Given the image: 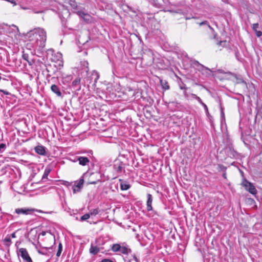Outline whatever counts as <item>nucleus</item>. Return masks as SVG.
<instances>
[{
  "label": "nucleus",
  "instance_id": "obj_13",
  "mask_svg": "<svg viewBox=\"0 0 262 262\" xmlns=\"http://www.w3.org/2000/svg\"><path fill=\"white\" fill-rule=\"evenodd\" d=\"M119 181L121 182L120 188L122 190H127L130 187V185L128 183L120 179Z\"/></svg>",
  "mask_w": 262,
  "mask_h": 262
},
{
  "label": "nucleus",
  "instance_id": "obj_40",
  "mask_svg": "<svg viewBox=\"0 0 262 262\" xmlns=\"http://www.w3.org/2000/svg\"><path fill=\"white\" fill-rule=\"evenodd\" d=\"M133 259L135 260V261L139 262L138 259L137 258V257L135 255H134Z\"/></svg>",
  "mask_w": 262,
  "mask_h": 262
},
{
  "label": "nucleus",
  "instance_id": "obj_1",
  "mask_svg": "<svg viewBox=\"0 0 262 262\" xmlns=\"http://www.w3.org/2000/svg\"><path fill=\"white\" fill-rule=\"evenodd\" d=\"M27 36L34 50L42 52L47 40L46 31L40 28H35L28 32Z\"/></svg>",
  "mask_w": 262,
  "mask_h": 262
},
{
  "label": "nucleus",
  "instance_id": "obj_42",
  "mask_svg": "<svg viewBox=\"0 0 262 262\" xmlns=\"http://www.w3.org/2000/svg\"><path fill=\"white\" fill-rule=\"evenodd\" d=\"M46 233L47 232L46 231H42L40 233V235H42V236H45L46 234Z\"/></svg>",
  "mask_w": 262,
  "mask_h": 262
},
{
  "label": "nucleus",
  "instance_id": "obj_46",
  "mask_svg": "<svg viewBox=\"0 0 262 262\" xmlns=\"http://www.w3.org/2000/svg\"><path fill=\"white\" fill-rule=\"evenodd\" d=\"M13 27H15V28L16 29V30H17V31H18V27H16L15 25H13Z\"/></svg>",
  "mask_w": 262,
  "mask_h": 262
},
{
  "label": "nucleus",
  "instance_id": "obj_26",
  "mask_svg": "<svg viewBox=\"0 0 262 262\" xmlns=\"http://www.w3.org/2000/svg\"><path fill=\"white\" fill-rule=\"evenodd\" d=\"M227 168L224 166L223 165L219 164L217 166V169L219 171H226Z\"/></svg>",
  "mask_w": 262,
  "mask_h": 262
},
{
  "label": "nucleus",
  "instance_id": "obj_37",
  "mask_svg": "<svg viewBox=\"0 0 262 262\" xmlns=\"http://www.w3.org/2000/svg\"><path fill=\"white\" fill-rule=\"evenodd\" d=\"M63 184L67 186H71L72 185V183L69 182H67V181H65L64 183H63Z\"/></svg>",
  "mask_w": 262,
  "mask_h": 262
},
{
  "label": "nucleus",
  "instance_id": "obj_22",
  "mask_svg": "<svg viewBox=\"0 0 262 262\" xmlns=\"http://www.w3.org/2000/svg\"><path fill=\"white\" fill-rule=\"evenodd\" d=\"M200 26L202 25H206L212 31L214 32V29L209 25L208 21L207 20L203 21L200 23H198Z\"/></svg>",
  "mask_w": 262,
  "mask_h": 262
},
{
  "label": "nucleus",
  "instance_id": "obj_15",
  "mask_svg": "<svg viewBox=\"0 0 262 262\" xmlns=\"http://www.w3.org/2000/svg\"><path fill=\"white\" fill-rule=\"evenodd\" d=\"M122 254H127L131 253L132 251L130 249L124 246H121L119 251Z\"/></svg>",
  "mask_w": 262,
  "mask_h": 262
},
{
  "label": "nucleus",
  "instance_id": "obj_18",
  "mask_svg": "<svg viewBox=\"0 0 262 262\" xmlns=\"http://www.w3.org/2000/svg\"><path fill=\"white\" fill-rule=\"evenodd\" d=\"M121 246L119 244H113L112 247V250L114 252H119Z\"/></svg>",
  "mask_w": 262,
  "mask_h": 262
},
{
  "label": "nucleus",
  "instance_id": "obj_3",
  "mask_svg": "<svg viewBox=\"0 0 262 262\" xmlns=\"http://www.w3.org/2000/svg\"><path fill=\"white\" fill-rule=\"evenodd\" d=\"M242 185L248 191L249 193L255 195L257 193V190L256 189L254 185L245 179L242 183Z\"/></svg>",
  "mask_w": 262,
  "mask_h": 262
},
{
  "label": "nucleus",
  "instance_id": "obj_11",
  "mask_svg": "<svg viewBox=\"0 0 262 262\" xmlns=\"http://www.w3.org/2000/svg\"><path fill=\"white\" fill-rule=\"evenodd\" d=\"M77 160L79 161V164L82 166H85L90 162L88 158L85 157H79L77 158Z\"/></svg>",
  "mask_w": 262,
  "mask_h": 262
},
{
  "label": "nucleus",
  "instance_id": "obj_21",
  "mask_svg": "<svg viewBox=\"0 0 262 262\" xmlns=\"http://www.w3.org/2000/svg\"><path fill=\"white\" fill-rule=\"evenodd\" d=\"M92 76L95 77L94 84H95L99 78V75L97 72L94 71L92 72Z\"/></svg>",
  "mask_w": 262,
  "mask_h": 262
},
{
  "label": "nucleus",
  "instance_id": "obj_20",
  "mask_svg": "<svg viewBox=\"0 0 262 262\" xmlns=\"http://www.w3.org/2000/svg\"><path fill=\"white\" fill-rule=\"evenodd\" d=\"M80 83V79L79 78H76L73 82H72V86L74 88L77 85H79Z\"/></svg>",
  "mask_w": 262,
  "mask_h": 262
},
{
  "label": "nucleus",
  "instance_id": "obj_10",
  "mask_svg": "<svg viewBox=\"0 0 262 262\" xmlns=\"http://www.w3.org/2000/svg\"><path fill=\"white\" fill-rule=\"evenodd\" d=\"M51 90L52 92L55 93L57 96L61 97L62 96L59 88L56 84H52L51 86Z\"/></svg>",
  "mask_w": 262,
  "mask_h": 262
},
{
  "label": "nucleus",
  "instance_id": "obj_19",
  "mask_svg": "<svg viewBox=\"0 0 262 262\" xmlns=\"http://www.w3.org/2000/svg\"><path fill=\"white\" fill-rule=\"evenodd\" d=\"M99 212V210L98 208H95L94 209H92L90 211V212L89 213V214H90L91 216H95L97 214H98Z\"/></svg>",
  "mask_w": 262,
  "mask_h": 262
},
{
  "label": "nucleus",
  "instance_id": "obj_45",
  "mask_svg": "<svg viewBox=\"0 0 262 262\" xmlns=\"http://www.w3.org/2000/svg\"><path fill=\"white\" fill-rule=\"evenodd\" d=\"M249 200L251 202H254V200L253 199H249Z\"/></svg>",
  "mask_w": 262,
  "mask_h": 262
},
{
  "label": "nucleus",
  "instance_id": "obj_32",
  "mask_svg": "<svg viewBox=\"0 0 262 262\" xmlns=\"http://www.w3.org/2000/svg\"><path fill=\"white\" fill-rule=\"evenodd\" d=\"M220 110H221V118H222V119L225 120V114H224V112L223 108L221 106V105H220Z\"/></svg>",
  "mask_w": 262,
  "mask_h": 262
},
{
  "label": "nucleus",
  "instance_id": "obj_36",
  "mask_svg": "<svg viewBox=\"0 0 262 262\" xmlns=\"http://www.w3.org/2000/svg\"><path fill=\"white\" fill-rule=\"evenodd\" d=\"M0 92L3 93L5 95H6L10 94V93L8 92L3 90H0Z\"/></svg>",
  "mask_w": 262,
  "mask_h": 262
},
{
  "label": "nucleus",
  "instance_id": "obj_35",
  "mask_svg": "<svg viewBox=\"0 0 262 262\" xmlns=\"http://www.w3.org/2000/svg\"><path fill=\"white\" fill-rule=\"evenodd\" d=\"M101 262H114V261H112V260H111L110 259L106 258V259H102L101 260Z\"/></svg>",
  "mask_w": 262,
  "mask_h": 262
},
{
  "label": "nucleus",
  "instance_id": "obj_39",
  "mask_svg": "<svg viewBox=\"0 0 262 262\" xmlns=\"http://www.w3.org/2000/svg\"><path fill=\"white\" fill-rule=\"evenodd\" d=\"M223 177L225 179H227V174H226V171H224V173H223Z\"/></svg>",
  "mask_w": 262,
  "mask_h": 262
},
{
  "label": "nucleus",
  "instance_id": "obj_31",
  "mask_svg": "<svg viewBox=\"0 0 262 262\" xmlns=\"http://www.w3.org/2000/svg\"><path fill=\"white\" fill-rule=\"evenodd\" d=\"M81 64L85 67L86 68V71L87 72L88 70H89V68H88V62L87 61H82L81 62Z\"/></svg>",
  "mask_w": 262,
  "mask_h": 262
},
{
  "label": "nucleus",
  "instance_id": "obj_5",
  "mask_svg": "<svg viewBox=\"0 0 262 262\" xmlns=\"http://www.w3.org/2000/svg\"><path fill=\"white\" fill-rule=\"evenodd\" d=\"M35 211V209H34L22 208L16 209L15 210V212L18 214H22L28 215L32 214Z\"/></svg>",
  "mask_w": 262,
  "mask_h": 262
},
{
  "label": "nucleus",
  "instance_id": "obj_43",
  "mask_svg": "<svg viewBox=\"0 0 262 262\" xmlns=\"http://www.w3.org/2000/svg\"><path fill=\"white\" fill-rule=\"evenodd\" d=\"M11 236L12 237V238H15L16 237V234H15V233L14 232L13 233L11 234Z\"/></svg>",
  "mask_w": 262,
  "mask_h": 262
},
{
  "label": "nucleus",
  "instance_id": "obj_17",
  "mask_svg": "<svg viewBox=\"0 0 262 262\" xmlns=\"http://www.w3.org/2000/svg\"><path fill=\"white\" fill-rule=\"evenodd\" d=\"M99 248L97 246H91L90 249V252L94 255H95L99 251Z\"/></svg>",
  "mask_w": 262,
  "mask_h": 262
},
{
  "label": "nucleus",
  "instance_id": "obj_27",
  "mask_svg": "<svg viewBox=\"0 0 262 262\" xmlns=\"http://www.w3.org/2000/svg\"><path fill=\"white\" fill-rule=\"evenodd\" d=\"M4 242L6 243V245L9 247L11 244V240L10 237H6L4 239Z\"/></svg>",
  "mask_w": 262,
  "mask_h": 262
},
{
  "label": "nucleus",
  "instance_id": "obj_34",
  "mask_svg": "<svg viewBox=\"0 0 262 262\" xmlns=\"http://www.w3.org/2000/svg\"><path fill=\"white\" fill-rule=\"evenodd\" d=\"M255 34H256V35L257 36V37H260L261 35H262V32L260 31H255Z\"/></svg>",
  "mask_w": 262,
  "mask_h": 262
},
{
  "label": "nucleus",
  "instance_id": "obj_44",
  "mask_svg": "<svg viewBox=\"0 0 262 262\" xmlns=\"http://www.w3.org/2000/svg\"><path fill=\"white\" fill-rule=\"evenodd\" d=\"M180 89H182V90H186L187 88L185 86H181L180 87Z\"/></svg>",
  "mask_w": 262,
  "mask_h": 262
},
{
  "label": "nucleus",
  "instance_id": "obj_38",
  "mask_svg": "<svg viewBox=\"0 0 262 262\" xmlns=\"http://www.w3.org/2000/svg\"><path fill=\"white\" fill-rule=\"evenodd\" d=\"M226 74L228 75H232L233 76V77H236V75L234 74H233L232 73L230 72H228L227 73H226Z\"/></svg>",
  "mask_w": 262,
  "mask_h": 262
},
{
  "label": "nucleus",
  "instance_id": "obj_47",
  "mask_svg": "<svg viewBox=\"0 0 262 262\" xmlns=\"http://www.w3.org/2000/svg\"><path fill=\"white\" fill-rule=\"evenodd\" d=\"M223 42V41H220V42L218 43V45H222V43Z\"/></svg>",
  "mask_w": 262,
  "mask_h": 262
},
{
  "label": "nucleus",
  "instance_id": "obj_2",
  "mask_svg": "<svg viewBox=\"0 0 262 262\" xmlns=\"http://www.w3.org/2000/svg\"><path fill=\"white\" fill-rule=\"evenodd\" d=\"M125 164L119 160H116L113 164V170L118 176L125 172Z\"/></svg>",
  "mask_w": 262,
  "mask_h": 262
},
{
  "label": "nucleus",
  "instance_id": "obj_4",
  "mask_svg": "<svg viewBox=\"0 0 262 262\" xmlns=\"http://www.w3.org/2000/svg\"><path fill=\"white\" fill-rule=\"evenodd\" d=\"M18 254L21 257L24 261L25 262H33L26 249L23 248H20L19 249Z\"/></svg>",
  "mask_w": 262,
  "mask_h": 262
},
{
  "label": "nucleus",
  "instance_id": "obj_6",
  "mask_svg": "<svg viewBox=\"0 0 262 262\" xmlns=\"http://www.w3.org/2000/svg\"><path fill=\"white\" fill-rule=\"evenodd\" d=\"M84 183V180L82 178H81L78 182L73 186V191L74 193L80 191L81 188L83 187Z\"/></svg>",
  "mask_w": 262,
  "mask_h": 262
},
{
  "label": "nucleus",
  "instance_id": "obj_9",
  "mask_svg": "<svg viewBox=\"0 0 262 262\" xmlns=\"http://www.w3.org/2000/svg\"><path fill=\"white\" fill-rule=\"evenodd\" d=\"M46 148L42 145H38L35 147V152L41 156H44L46 153Z\"/></svg>",
  "mask_w": 262,
  "mask_h": 262
},
{
  "label": "nucleus",
  "instance_id": "obj_30",
  "mask_svg": "<svg viewBox=\"0 0 262 262\" xmlns=\"http://www.w3.org/2000/svg\"><path fill=\"white\" fill-rule=\"evenodd\" d=\"M6 145L4 143L0 144V153L3 152L6 149Z\"/></svg>",
  "mask_w": 262,
  "mask_h": 262
},
{
  "label": "nucleus",
  "instance_id": "obj_25",
  "mask_svg": "<svg viewBox=\"0 0 262 262\" xmlns=\"http://www.w3.org/2000/svg\"><path fill=\"white\" fill-rule=\"evenodd\" d=\"M190 96L192 98L196 99L200 103H201L202 102V99L198 96L194 94H191Z\"/></svg>",
  "mask_w": 262,
  "mask_h": 262
},
{
  "label": "nucleus",
  "instance_id": "obj_24",
  "mask_svg": "<svg viewBox=\"0 0 262 262\" xmlns=\"http://www.w3.org/2000/svg\"><path fill=\"white\" fill-rule=\"evenodd\" d=\"M62 250V244L61 243H59V244L58 245V251H57V252L56 253V256L57 257L60 256V255H61Z\"/></svg>",
  "mask_w": 262,
  "mask_h": 262
},
{
  "label": "nucleus",
  "instance_id": "obj_16",
  "mask_svg": "<svg viewBox=\"0 0 262 262\" xmlns=\"http://www.w3.org/2000/svg\"><path fill=\"white\" fill-rule=\"evenodd\" d=\"M23 58L26 60L30 66H32L34 63V61L33 59H29V55L27 54H23L22 55Z\"/></svg>",
  "mask_w": 262,
  "mask_h": 262
},
{
  "label": "nucleus",
  "instance_id": "obj_8",
  "mask_svg": "<svg viewBox=\"0 0 262 262\" xmlns=\"http://www.w3.org/2000/svg\"><path fill=\"white\" fill-rule=\"evenodd\" d=\"M147 202H146V209L148 211H151L152 210V195L148 193L147 194Z\"/></svg>",
  "mask_w": 262,
  "mask_h": 262
},
{
  "label": "nucleus",
  "instance_id": "obj_28",
  "mask_svg": "<svg viewBox=\"0 0 262 262\" xmlns=\"http://www.w3.org/2000/svg\"><path fill=\"white\" fill-rule=\"evenodd\" d=\"M90 217V214H89V213H86L85 214H84L83 215H82L81 217H80V221H85L87 219H89Z\"/></svg>",
  "mask_w": 262,
  "mask_h": 262
},
{
  "label": "nucleus",
  "instance_id": "obj_23",
  "mask_svg": "<svg viewBox=\"0 0 262 262\" xmlns=\"http://www.w3.org/2000/svg\"><path fill=\"white\" fill-rule=\"evenodd\" d=\"M47 251L48 248H43L40 249H38L37 250L38 252L42 255H47Z\"/></svg>",
  "mask_w": 262,
  "mask_h": 262
},
{
  "label": "nucleus",
  "instance_id": "obj_41",
  "mask_svg": "<svg viewBox=\"0 0 262 262\" xmlns=\"http://www.w3.org/2000/svg\"><path fill=\"white\" fill-rule=\"evenodd\" d=\"M98 181H90L89 182V184H95L97 183V182H98Z\"/></svg>",
  "mask_w": 262,
  "mask_h": 262
},
{
  "label": "nucleus",
  "instance_id": "obj_29",
  "mask_svg": "<svg viewBox=\"0 0 262 262\" xmlns=\"http://www.w3.org/2000/svg\"><path fill=\"white\" fill-rule=\"evenodd\" d=\"M200 104L203 106L206 114L209 115V113L207 106L203 101Z\"/></svg>",
  "mask_w": 262,
  "mask_h": 262
},
{
  "label": "nucleus",
  "instance_id": "obj_12",
  "mask_svg": "<svg viewBox=\"0 0 262 262\" xmlns=\"http://www.w3.org/2000/svg\"><path fill=\"white\" fill-rule=\"evenodd\" d=\"M52 167L51 165H48L45 169L44 173L42 177V180L47 179L48 176H49V173L52 171Z\"/></svg>",
  "mask_w": 262,
  "mask_h": 262
},
{
  "label": "nucleus",
  "instance_id": "obj_14",
  "mask_svg": "<svg viewBox=\"0 0 262 262\" xmlns=\"http://www.w3.org/2000/svg\"><path fill=\"white\" fill-rule=\"evenodd\" d=\"M160 82L162 89H163L165 91L169 89V85L168 84V82L166 80L160 79Z\"/></svg>",
  "mask_w": 262,
  "mask_h": 262
},
{
  "label": "nucleus",
  "instance_id": "obj_33",
  "mask_svg": "<svg viewBox=\"0 0 262 262\" xmlns=\"http://www.w3.org/2000/svg\"><path fill=\"white\" fill-rule=\"evenodd\" d=\"M259 25L258 23L253 24L252 29L254 31H257V29L258 28Z\"/></svg>",
  "mask_w": 262,
  "mask_h": 262
},
{
  "label": "nucleus",
  "instance_id": "obj_7",
  "mask_svg": "<svg viewBox=\"0 0 262 262\" xmlns=\"http://www.w3.org/2000/svg\"><path fill=\"white\" fill-rule=\"evenodd\" d=\"M195 64H197L199 68H198V70L201 71L203 74H206L207 75H210V72L211 70L208 68L204 66L203 65L200 64L198 61H195L194 62Z\"/></svg>",
  "mask_w": 262,
  "mask_h": 262
}]
</instances>
